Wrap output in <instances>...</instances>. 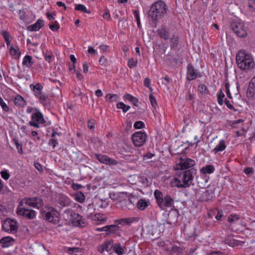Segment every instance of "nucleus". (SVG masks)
<instances>
[{
  "mask_svg": "<svg viewBox=\"0 0 255 255\" xmlns=\"http://www.w3.org/2000/svg\"><path fill=\"white\" fill-rule=\"evenodd\" d=\"M236 59L237 65L241 70H249L255 67V63L252 56L244 50L238 51Z\"/></svg>",
  "mask_w": 255,
  "mask_h": 255,
  "instance_id": "f257e3e1",
  "label": "nucleus"
},
{
  "mask_svg": "<svg viewBox=\"0 0 255 255\" xmlns=\"http://www.w3.org/2000/svg\"><path fill=\"white\" fill-rule=\"evenodd\" d=\"M166 13V5L162 0H158L153 3L148 11V17L155 24L158 18L162 17Z\"/></svg>",
  "mask_w": 255,
  "mask_h": 255,
  "instance_id": "f03ea898",
  "label": "nucleus"
},
{
  "mask_svg": "<svg viewBox=\"0 0 255 255\" xmlns=\"http://www.w3.org/2000/svg\"><path fill=\"white\" fill-rule=\"evenodd\" d=\"M231 26L233 31L238 36L244 38L248 35L249 27L248 23L238 19L233 21Z\"/></svg>",
  "mask_w": 255,
  "mask_h": 255,
  "instance_id": "7ed1b4c3",
  "label": "nucleus"
},
{
  "mask_svg": "<svg viewBox=\"0 0 255 255\" xmlns=\"http://www.w3.org/2000/svg\"><path fill=\"white\" fill-rule=\"evenodd\" d=\"M154 196L157 205L162 209L166 207H171L174 204L173 199L169 195H166L163 197L162 193L158 190L154 191Z\"/></svg>",
  "mask_w": 255,
  "mask_h": 255,
  "instance_id": "20e7f679",
  "label": "nucleus"
},
{
  "mask_svg": "<svg viewBox=\"0 0 255 255\" xmlns=\"http://www.w3.org/2000/svg\"><path fill=\"white\" fill-rule=\"evenodd\" d=\"M31 119L29 122V124L34 128H39L40 125H44L46 121L44 118L42 113L37 109H35L31 116Z\"/></svg>",
  "mask_w": 255,
  "mask_h": 255,
  "instance_id": "39448f33",
  "label": "nucleus"
},
{
  "mask_svg": "<svg viewBox=\"0 0 255 255\" xmlns=\"http://www.w3.org/2000/svg\"><path fill=\"white\" fill-rule=\"evenodd\" d=\"M27 204H22V200L19 202L16 209V213L18 215L24 216L29 219H33L36 216V212L33 210L26 208Z\"/></svg>",
  "mask_w": 255,
  "mask_h": 255,
  "instance_id": "423d86ee",
  "label": "nucleus"
},
{
  "mask_svg": "<svg viewBox=\"0 0 255 255\" xmlns=\"http://www.w3.org/2000/svg\"><path fill=\"white\" fill-rule=\"evenodd\" d=\"M195 164V161L186 156L180 157L176 159L175 170H184L193 167Z\"/></svg>",
  "mask_w": 255,
  "mask_h": 255,
  "instance_id": "0eeeda50",
  "label": "nucleus"
},
{
  "mask_svg": "<svg viewBox=\"0 0 255 255\" xmlns=\"http://www.w3.org/2000/svg\"><path fill=\"white\" fill-rule=\"evenodd\" d=\"M45 219L49 222L56 224L59 220V213L52 207H45L43 209Z\"/></svg>",
  "mask_w": 255,
  "mask_h": 255,
  "instance_id": "6e6552de",
  "label": "nucleus"
},
{
  "mask_svg": "<svg viewBox=\"0 0 255 255\" xmlns=\"http://www.w3.org/2000/svg\"><path fill=\"white\" fill-rule=\"evenodd\" d=\"M64 216L67 217V220L71 222L75 226L82 227L85 224L81 216L78 214L73 212L71 211H66L64 213Z\"/></svg>",
  "mask_w": 255,
  "mask_h": 255,
  "instance_id": "1a4fd4ad",
  "label": "nucleus"
},
{
  "mask_svg": "<svg viewBox=\"0 0 255 255\" xmlns=\"http://www.w3.org/2000/svg\"><path fill=\"white\" fill-rule=\"evenodd\" d=\"M131 139L133 145L136 147H140L144 144L146 141L147 135L145 132L137 131L131 136Z\"/></svg>",
  "mask_w": 255,
  "mask_h": 255,
  "instance_id": "9d476101",
  "label": "nucleus"
},
{
  "mask_svg": "<svg viewBox=\"0 0 255 255\" xmlns=\"http://www.w3.org/2000/svg\"><path fill=\"white\" fill-rule=\"evenodd\" d=\"M112 243L111 242H106L105 243L103 248L102 249V252H103L104 250L106 251H109V246L111 245L114 252L117 254L118 255H123L126 252L127 249L126 247L122 246L121 244L119 243H116L114 244L111 245Z\"/></svg>",
  "mask_w": 255,
  "mask_h": 255,
  "instance_id": "9b49d317",
  "label": "nucleus"
},
{
  "mask_svg": "<svg viewBox=\"0 0 255 255\" xmlns=\"http://www.w3.org/2000/svg\"><path fill=\"white\" fill-rule=\"evenodd\" d=\"M179 175L182 188L188 187L192 184L193 176L190 170L182 172Z\"/></svg>",
  "mask_w": 255,
  "mask_h": 255,
  "instance_id": "f8f14e48",
  "label": "nucleus"
},
{
  "mask_svg": "<svg viewBox=\"0 0 255 255\" xmlns=\"http://www.w3.org/2000/svg\"><path fill=\"white\" fill-rule=\"evenodd\" d=\"M2 229L6 232L9 233H14L17 229V223L11 219H6L3 223Z\"/></svg>",
  "mask_w": 255,
  "mask_h": 255,
  "instance_id": "ddd939ff",
  "label": "nucleus"
},
{
  "mask_svg": "<svg viewBox=\"0 0 255 255\" xmlns=\"http://www.w3.org/2000/svg\"><path fill=\"white\" fill-rule=\"evenodd\" d=\"M22 203L27 204V206L39 209L43 205V201L40 198H24L22 199Z\"/></svg>",
  "mask_w": 255,
  "mask_h": 255,
  "instance_id": "4468645a",
  "label": "nucleus"
},
{
  "mask_svg": "<svg viewBox=\"0 0 255 255\" xmlns=\"http://www.w3.org/2000/svg\"><path fill=\"white\" fill-rule=\"evenodd\" d=\"M96 156L97 159L102 163L107 165H116L117 164V161L116 160L110 158L107 155L96 154Z\"/></svg>",
  "mask_w": 255,
  "mask_h": 255,
  "instance_id": "2eb2a0df",
  "label": "nucleus"
},
{
  "mask_svg": "<svg viewBox=\"0 0 255 255\" xmlns=\"http://www.w3.org/2000/svg\"><path fill=\"white\" fill-rule=\"evenodd\" d=\"M88 217L93 221H98L100 224L105 223L107 220V218L103 214L99 213H89Z\"/></svg>",
  "mask_w": 255,
  "mask_h": 255,
  "instance_id": "dca6fc26",
  "label": "nucleus"
},
{
  "mask_svg": "<svg viewBox=\"0 0 255 255\" xmlns=\"http://www.w3.org/2000/svg\"><path fill=\"white\" fill-rule=\"evenodd\" d=\"M13 239L10 237H5L0 240V246L3 248H8L14 244Z\"/></svg>",
  "mask_w": 255,
  "mask_h": 255,
  "instance_id": "f3484780",
  "label": "nucleus"
},
{
  "mask_svg": "<svg viewBox=\"0 0 255 255\" xmlns=\"http://www.w3.org/2000/svg\"><path fill=\"white\" fill-rule=\"evenodd\" d=\"M44 25V21L42 19H38L34 24L29 25L27 30L30 31H38Z\"/></svg>",
  "mask_w": 255,
  "mask_h": 255,
  "instance_id": "a211bd4d",
  "label": "nucleus"
},
{
  "mask_svg": "<svg viewBox=\"0 0 255 255\" xmlns=\"http://www.w3.org/2000/svg\"><path fill=\"white\" fill-rule=\"evenodd\" d=\"M197 76V72L194 69L191 65H188L187 66V79L191 81L195 79Z\"/></svg>",
  "mask_w": 255,
  "mask_h": 255,
  "instance_id": "6ab92c4d",
  "label": "nucleus"
},
{
  "mask_svg": "<svg viewBox=\"0 0 255 255\" xmlns=\"http://www.w3.org/2000/svg\"><path fill=\"white\" fill-rule=\"evenodd\" d=\"M64 252L69 255H84L82 250L79 248L66 247Z\"/></svg>",
  "mask_w": 255,
  "mask_h": 255,
  "instance_id": "aec40b11",
  "label": "nucleus"
},
{
  "mask_svg": "<svg viewBox=\"0 0 255 255\" xmlns=\"http://www.w3.org/2000/svg\"><path fill=\"white\" fill-rule=\"evenodd\" d=\"M150 204L148 199H140L136 204L137 208L140 210H145Z\"/></svg>",
  "mask_w": 255,
  "mask_h": 255,
  "instance_id": "412c9836",
  "label": "nucleus"
},
{
  "mask_svg": "<svg viewBox=\"0 0 255 255\" xmlns=\"http://www.w3.org/2000/svg\"><path fill=\"white\" fill-rule=\"evenodd\" d=\"M179 175H176L170 179V184L172 187L182 188Z\"/></svg>",
  "mask_w": 255,
  "mask_h": 255,
  "instance_id": "4be33fe9",
  "label": "nucleus"
},
{
  "mask_svg": "<svg viewBox=\"0 0 255 255\" xmlns=\"http://www.w3.org/2000/svg\"><path fill=\"white\" fill-rule=\"evenodd\" d=\"M8 48L9 50V53L12 56L15 58L20 57L21 52L18 46H14L10 45Z\"/></svg>",
  "mask_w": 255,
  "mask_h": 255,
  "instance_id": "5701e85b",
  "label": "nucleus"
},
{
  "mask_svg": "<svg viewBox=\"0 0 255 255\" xmlns=\"http://www.w3.org/2000/svg\"><path fill=\"white\" fill-rule=\"evenodd\" d=\"M226 148V145L224 140L222 139L219 141V143L212 150V152L214 154H216L219 152L223 151Z\"/></svg>",
  "mask_w": 255,
  "mask_h": 255,
  "instance_id": "b1692460",
  "label": "nucleus"
},
{
  "mask_svg": "<svg viewBox=\"0 0 255 255\" xmlns=\"http://www.w3.org/2000/svg\"><path fill=\"white\" fill-rule=\"evenodd\" d=\"M33 63L32 57L30 55L25 56L22 59V65L28 68L32 66Z\"/></svg>",
  "mask_w": 255,
  "mask_h": 255,
  "instance_id": "393cba45",
  "label": "nucleus"
},
{
  "mask_svg": "<svg viewBox=\"0 0 255 255\" xmlns=\"http://www.w3.org/2000/svg\"><path fill=\"white\" fill-rule=\"evenodd\" d=\"M134 221V219L133 218H127L125 219H121L115 221V223L117 224L116 225H122L124 226L126 225H128L132 223Z\"/></svg>",
  "mask_w": 255,
  "mask_h": 255,
  "instance_id": "a878e982",
  "label": "nucleus"
},
{
  "mask_svg": "<svg viewBox=\"0 0 255 255\" xmlns=\"http://www.w3.org/2000/svg\"><path fill=\"white\" fill-rule=\"evenodd\" d=\"M215 171V167L212 165H207L205 166L202 167L200 169V171L202 174H211Z\"/></svg>",
  "mask_w": 255,
  "mask_h": 255,
  "instance_id": "bb28decb",
  "label": "nucleus"
},
{
  "mask_svg": "<svg viewBox=\"0 0 255 255\" xmlns=\"http://www.w3.org/2000/svg\"><path fill=\"white\" fill-rule=\"evenodd\" d=\"M0 33L4 39L7 47H8L10 44V34L8 32L4 30H1Z\"/></svg>",
  "mask_w": 255,
  "mask_h": 255,
  "instance_id": "cd10ccee",
  "label": "nucleus"
},
{
  "mask_svg": "<svg viewBox=\"0 0 255 255\" xmlns=\"http://www.w3.org/2000/svg\"><path fill=\"white\" fill-rule=\"evenodd\" d=\"M106 232L108 235L115 233L119 229V227L116 225H111L106 226Z\"/></svg>",
  "mask_w": 255,
  "mask_h": 255,
  "instance_id": "c85d7f7f",
  "label": "nucleus"
},
{
  "mask_svg": "<svg viewBox=\"0 0 255 255\" xmlns=\"http://www.w3.org/2000/svg\"><path fill=\"white\" fill-rule=\"evenodd\" d=\"M14 103L17 106L24 107L26 105V102L23 97L19 95L15 97Z\"/></svg>",
  "mask_w": 255,
  "mask_h": 255,
  "instance_id": "c756f323",
  "label": "nucleus"
},
{
  "mask_svg": "<svg viewBox=\"0 0 255 255\" xmlns=\"http://www.w3.org/2000/svg\"><path fill=\"white\" fill-rule=\"evenodd\" d=\"M198 92L202 95H206L209 93V90L207 87L202 84L199 85L197 89Z\"/></svg>",
  "mask_w": 255,
  "mask_h": 255,
  "instance_id": "7c9ffc66",
  "label": "nucleus"
},
{
  "mask_svg": "<svg viewBox=\"0 0 255 255\" xmlns=\"http://www.w3.org/2000/svg\"><path fill=\"white\" fill-rule=\"evenodd\" d=\"M239 220L240 216L237 214H231L228 218V220L231 225L237 223Z\"/></svg>",
  "mask_w": 255,
  "mask_h": 255,
  "instance_id": "2f4dec72",
  "label": "nucleus"
},
{
  "mask_svg": "<svg viewBox=\"0 0 255 255\" xmlns=\"http://www.w3.org/2000/svg\"><path fill=\"white\" fill-rule=\"evenodd\" d=\"M123 98L125 101H128L130 102L133 103L134 105H135L138 102L137 99L129 94H126L124 96Z\"/></svg>",
  "mask_w": 255,
  "mask_h": 255,
  "instance_id": "473e14b6",
  "label": "nucleus"
},
{
  "mask_svg": "<svg viewBox=\"0 0 255 255\" xmlns=\"http://www.w3.org/2000/svg\"><path fill=\"white\" fill-rule=\"evenodd\" d=\"M75 200L79 203H83L85 200L84 194L81 192H77L74 195Z\"/></svg>",
  "mask_w": 255,
  "mask_h": 255,
  "instance_id": "72a5a7b5",
  "label": "nucleus"
},
{
  "mask_svg": "<svg viewBox=\"0 0 255 255\" xmlns=\"http://www.w3.org/2000/svg\"><path fill=\"white\" fill-rule=\"evenodd\" d=\"M75 9L78 11L85 12L86 13H90L91 11L87 8V7L82 4H75Z\"/></svg>",
  "mask_w": 255,
  "mask_h": 255,
  "instance_id": "f704fd0d",
  "label": "nucleus"
},
{
  "mask_svg": "<svg viewBox=\"0 0 255 255\" xmlns=\"http://www.w3.org/2000/svg\"><path fill=\"white\" fill-rule=\"evenodd\" d=\"M117 107L119 109H121L123 112L126 113L129 110L130 106L125 104L123 102H120L117 103Z\"/></svg>",
  "mask_w": 255,
  "mask_h": 255,
  "instance_id": "c9c22d12",
  "label": "nucleus"
},
{
  "mask_svg": "<svg viewBox=\"0 0 255 255\" xmlns=\"http://www.w3.org/2000/svg\"><path fill=\"white\" fill-rule=\"evenodd\" d=\"M157 32L158 34L164 39L168 38L169 34L165 28L162 27L158 29Z\"/></svg>",
  "mask_w": 255,
  "mask_h": 255,
  "instance_id": "e433bc0d",
  "label": "nucleus"
},
{
  "mask_svg": "<svg viewBox=\"0 0 255 255\" xmlns=\"http://www.w3.org/2000/svg\"><path fill=\"white\" fill-rule=\"evenodd\" d=\"M60 202L61 205L63 206H68L71 204V200L68 197L65 196L61 197Z\"/></svg>",
  "mask_w": 255,
  "mask_h": 255,
  "instance_id": "4c0bfd02",
  "label": "nucleus"
},
{
  "mask_svg": "<svg viewBox=\"0 0 255 255\" xmlns=\"http://www.w3.org/2000/svg\"><path fill=\"white\" fill-rule=\"evenodd\" d=\"M0 175L1 177L5 180H7L10 177V174L8 170L5 168L2 169L0 171Z\"/></svg>",
  "mask_w": 255,
  "mask_h": 255,
  "instance_id": "58836bf2",
  "label": "nucleus"
},
{
  "mask_svg": "<svg viewBox=\"0 0 255 255\" xmlns=\"http://www.w3.org/2000/svg\"><path fill=\"white\" fill-rule=\"evenodd\" d=\"M225 97V94L222 91V90H220V92L218 93L217 95V100L218 104L222 106L224 103V98Z\"/></svg>",
  "mask_w": 255,
  "mask_h": 255,
  "instance_id": "ea45409f",
  "label": "nucleus"
},
{
  "mask_svg": "<svg viewBox=\"0 0 255 255\" xmlns=\"http://www.w3.org/2000/svg\"><path fill=\"white\" fill-rule=\"evenodd\" d=\"M118 99V96L116 94H108L106 96V100L110 102L117 101Z\"/></svg>",
  "mask_w": 255,
  "mask_h": 255,
  "instance_id": "a19ab883",
  "label": "nucleus"
},
{
  "mask_svg": "<svg viewBox=\"0 0 255 255\" xmlns=\"http://www.w3.org/2000/svg\"><path fill=\"white\" fill-rule=\"evenodd\" d=\"M30 88L32 91H42L43 86L40 83H37L36 85H30Z\"/></svg>",
  "mask_w": 255,
  "mask_h": 255,
  "instance_id": "79ce46f5",
  "label": "nucleus"
},
{
  "mask_svg": "<svg viewBox=\"0 0 255 255\" xmlns=\"http://www.w3.org/2000/svg\"><path fill=\"white\" fill-rule=\"evenodd\" d=\"M36 97L37 99H38L40 103H41L43 105H45L46 101V97L45 96V95L43 93H41L38 96H37Z\"/></svg>",
  "mask_w": 255,
  "mask_h": 255,
  "instance_id": "37998d69",
  "label": "nucleus"
},
{
  "mask_svg": "<svg viewBox=\"0 0 255 255\" xmlns=\"http://www.w3.org/2000/svg\"><path fill=\"white\" fill-rule=\"evenodd\" d=\"M137 63V60L133 58H130L128 62V65L130 68L135 67Z\"/></svg>",
  "mask_w": 255,
  "mask_h": 255,
  "instance_id": "c03bdc74",
  "label": "nucleus"
},
{
  "mask_svg": "<svg viewBox=\"0 0 255 255\" xmlns=\"http://www.w3.org/2000/svg\"><path fill=\"white\" fill-rule=\"evenodd\" d=\"M0 105L1 107V108L5 112H7L9 111V108L6 104L3 101V99L1 98H0Z\"/></svg>",
  "mask_w": 255,
  "mask_h": 255,
  "instance_id": "a18cd8bd",
  "label": "nucleus"
},
{
  "mask_svg": "<svg viewBox=\"0 0 255 255\" xmlns=\"http://www.w3.org/2000/svg\"><path fill=\"white\" fill-rule=\"evenodd\" d=\"M133 127L136 129H140L144 128V124L141 121H137L134 123Z\"/></svg>",
  "mask_w": 255,
  "mask_h": 255,
  "instance_id": "49530a36",
  "label": "nucleus"
},
{
  "mask_svg": "<svg viewBox=\"0 0 255 255\" xmlns=\"http://www.w3.org/2000/svg\"><path fill=\"white\" fill-rule=\"evenodd\" d=\"M249 89L255 91V76H254L250 81L249 85Z\"/></svg>",
  "mask_w": 255,
  "mask_h": 255,
  "instance_id": "de8ad7c7",
  "label": "nucleus"
},
{
  "mask_svg": "<svg viewBox=\"0 0 255 255\" xmlns=\"http://www.w3.org/2000/svg\"><path fill=\"white\" fill-rule=\"evenodd\" d=\"M248 6L251 11H255V0H249Z\"/></svg>",
  "mask_w": 255,
  "mask_h": 255,
  "instance_id": "09e8293b",
  "label": "nucleus"
},
{
  "mask_svg": "<svg viewBox=\"0 0 255 255\" xmlns=\"http://www.w3.org/2000/svg\"><path fill=\"white\" fill-rule=\"evenodd\" d=\"M149 100L152 106L155 108L157 106V104L155 98L153 96L152 94L149 95Z\"/></svg>",
  "mask_w": 255,
  "mask_h": 255,
  "instance_id": "8fccbe9b",
  "label": "nucleus"
},
{
  "mask_svg": "<svg viewBox=\"0 0 255 255\" xmlns=\"http://www.w3.org/2000/svg\"><path fill=\"white\" fill-rule=\"evenodd\" d=\"M150 80L148 78H146L144 80V85L148 88L150 92L152 91V88L150 86Z\"/></svg>",
  "mask_w": 255,
  "mask_h": 255,
  "instance_id": "3c124183",
  "label": "nucleus"
},
{
  "mask_svg": "<svg viewBox=\"0 0 255 255\" xmlns=\"http://www.w3.org/2000/svg\"><path fill=\"white\" fill-rule=\"evenodd\" d=\"M225 88H226V93L227 94V96L230 99H232V96L231 95V92L230 91V84L228 83H226L225 84Z\"/></svg>",
  "mask_w": 255,
  "mask_h": 255,
  "instance_id": "603ef678",
  "label": "nucleus"
},
{
  "mask_svg": "<svg viewBox=\"0 0 255 255\" xmlns=\"http://www.w3.org/2000/svg\"><path fill=\"white\" fill-rule=\"evenodd\" d=\"M247 96L249 99L253 100L255 99V92L251 91V89H249L247 92Z\"/></svg>",
  "mask_w": 255,
  "mask_h": 255,
  "instance_id": "864d4df0",
  "label": "nucleus"
},
{
  "mask_svg": "<svg viewBox=\"0 0 255 255\" xmlns=\"http://www.w3.org/2000/svg\"><path fill=\"white\" fill-rule=\"evenodd\" d=\"M49 28L52 31H56L59 28V24L56 22L54 24H50L49 25Z\"/></svg>",
  "mask_w": 255,
  "mask_h": 255,
  "instance_id": "5fc2aeb1",
  "label": "nucleus"
},
{
  "mask_svg": "<svg viewBox=\"0 0 255 255\" xmlns=\"http://www.w3.org/2000/svg\"><path fill=\"white\" fill-rule=\"evenodd\" d=\"M88 52L91 54L98 55V52L92 46H88Z\"/></svg>",
  "mask_w": 255,
  "mask_h": 255,
  "instance_id": "6e6d98bb",
  "label": "nucleus"
},
{
  "mask_svg": "<svg viewBox=\"0 0 255 255\" xmlns=\"http://www.w3.org/2000/svg\"><path fill=\"white\" fill-rule=\"evenodd\" d=\"M134 16H135V19L137 21V25L138 27H139L140 25V17H139V12L137 11H134Z\"/></svg>",
  "mask_w": 255,
  "mask_h": 255,
  "instance_id": "4d7b16f0",
  "label": "nucleus"
},
{
  "mask_svg": "<svg viewBox=\"0 0 255 255\" xmlns=\"http://www.w3.org/2000/svg\"><path fill=\"white\" fill-rule=\"evenodd\" d=\"M34 166L36 169H37L38 171L42 172L43 170V168L42 166L38 162L34 163Z\"/></svg>",
  "mask_w": 255,
  "mask_h": 255,
  "instance_id": "13d9d810",
  "label": "nucleus"
},
{
  "mask_svg": "<svg viewBox=\"0 0 255 255\" xmlns=\"http://www.w3.org/2000/svg\"><path fill=\"white\" fill-rule=\"evenodd\" d=\"M103 17L104 19L109 20L110 18V14L108 10H106L103 13Z\"/></svg>",
  "mask_w": 255,
  "mask_h": 255,
  "instance_id": "bf43d9fd",
  "label": "nucleus"
},
{
  "mask_svg": "<svg viewBox=\"0 0 255 255\" xmlns=\"http://www.w3.org/2000/svg\"><path fill=\"white\" fill-rule=\"evenodd\" d=\"M15 144L16 146V148L18 150V152L20 153H22V145L20 144H19L17 141H16Z\"/></svg>",
  "mask_w": 255,
  "mask_h": 255,
  "instance_id": "052dcab7",
  "label": "nucleus"
},
{
  "mask_svg": "<svg viewBox=\"0 0 255 255\" xmlns=\"http://www.w3.org/2000/svg\"><path fill=\"white\" fill-rule=\"evenodd\" d=\"M46 16L49 20H52L55 19V13L48 12L46 13Z\"/></svg>",
  "mask_w": 255,
  "mask_h": 255,
  "instance_id": "680f3d73",
  "label": "nucleus"
},
{
  "mask_svg": "<svg viewBox=\"0 0 255 255\" xmlns=\"http://www.w3.org/2000/svg\"><path fill=\"white\" fill-rule=\"evenodd\" d=\"M88 127L90 129H93L95 127V122L93 120L89 121Z\"/></svg>",
  "mask_w": 255,
  "mask_h": 255,
  "instance_id": "e2e57ef3",
  "label": "nucleus"
},
{
  "mask_svg": "<svg viewBox=\"0 0 255 255\" xmlns=\"http://www.w3.org/2000/svg\"><path fill=\"white\" fill-rule=\"evenodd\" d=\"M106 62L107 59L104 56H101L99 61L100 64L101 65H104Z\"/></svg>",
  "mask_w": 255,
  "mask_h": 255,
  "instance_id": "0e129e2a",
  "label": "nucleus"
},
{
  "mask_svg": "<svg viewBox=\"0 0 255 255\" xmlns=\"http://www.w3.org/2000/svg\"><path fill=\"white\" fill-rule=\"evenodd\" d=\"M227 243L230 246H238L239 245V242L234 239H233L232 241H231V243L227 242Z\"/></svg>",
  "mask_w": 255,
  "mask_h": 255,
  "instance_id": "69168bd1",
  "label": "nucleus"
},
{
  "mask_svg": "<svg viewBox=\"0 0 255 255\" xmlns=\"http://www.w3.org/2000/svg\"><path fill=\"white\" fill-rule=\"evenodd\" d=\"M225 103L227 107L230 109H233L234 107L233 105L230 103V102L227 99L225 100Z\"/></svg>",
  "mask_w": 255,
  "mask_h": 255,
  "instance_id": "338daca9",
  "label": "nucleus"
},
{
  "mask_svg": "<svg viewBox=\"0 0 255 255\" xmlns=\"http://www.w3.org/2000/svg\"><path fill=\"white\" fill-rule=\"evenodd\" d=\"M244 172L246 174H249L253 172V169L250 167L246 168Z\"/></svg>",
  "mask_w": 255,
  "mask_h": 255,
  "instance_id": "774afa93",
  "label": "nucleus"
}]
</instances>
